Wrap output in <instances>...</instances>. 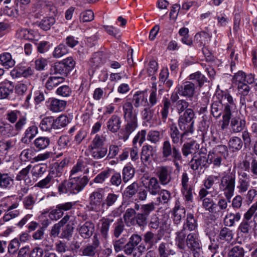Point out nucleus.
Here are the masks:
<instances>
[{
	"mask_svg": "<svg viewBox=\"0 0 257 257\" xmlns=\"http://www.w3.org/2000/svg\"><path fill=\"white\" fill-rule=\"evenodd\" d=\"M216 97L217 100L211 105V113L216 118L222 114L220 127L224 131L228 128L232 114L236 110V105L233 97L227 91H221Z\"/></svg>",
	"mask_w": 257,
	"mask_h": 257,
	"instance_id": "f257e3e1",
	"label": "nucleus"
},
{
	"mask_svg": "<svg viewBox=\"0 0 257 257\" xmlns=\"http://www.w3.org/2000/svg\"><path fill=\"white\" fill-rule=\"evenodd\" d=\"M105 138L102 135H96L88 146L89 155L94 160H100L104 158L108 152L107 148L104 147Z\"/></svg>",
	"mask_w": 257,
	"mask_h": 257,
	"instance_id": "f03ea898",
	"label": "nucleus"
},
{
	"mask_svg": "<svg viewBox=\"0 0 257 257\" xmlns=\"http://www.w3.org/2000/svg\"><path fill=\"white\" fill-rule=\"evenodd\" d=\"M142 237L137 234H133L125 244L124 252L133 257H140L146 250V247L143 243H140Z\"/></svg>",
	"mask_w": 257,
	"mask_h": 257,
	"instance_id": "7ed1b4c3",
	"label": "nucleus"
},
{
	"mask_svg": "<svg viewBox=\"0 0 257 257\" xmlns=\"http://www.w3.org/2000/svg\"><path fill=\"white\" fill-rule=\"evenodd\" d=\"M104 191L102 188H97L89 196V203L86 205L87 210L97 213H104Z\"/></svg>",
	"mask_w": 257,
	"mask_h": 257,
	"instance_id": "20e7f679",
	"label": "nucleus"
},
{
	"mask_svg": "<svg viewBox=\"0 0 257 257\" xmlns=\"http://www.w3.org/2000/svg\"><path fill=\"white\" fill-rule=\"evenodd\" d=\"M228 155V150L224 145H218L208 153V164L212 165V168H218L223 164Z\"/></svg>",
	"mask_w": 257,
	"mask_h": 257,
	"instance_id": "39448f33",
	"label": "nucleus"
},
{
	"mask_svg": "<svg viewBox=\"0 0 257 257\" xmlns=\"http://www.w3.org/2000/svg\"><path fill=\"white\" fill-rule=\"evenodd\" d=\"M219 182V189L224 192V196L230 202L231 198L234 194L235 185V174L224 173L220 178Z\"/></svg>",
	"mask_w": 257,
	"mask_h": 257,
	"instance_id": "423d86ee",
	"label": "nucleus"
},
{
	"mask_svg": "<svg viewBox=\"0 0 257 257\" xmlns=\"http://www.w3.org/2000/svg\"><path fill=\"white\" fill-rule=\"evenodd\" d=\"M27 123V118L21 116L14 126L8 123H3L0 124V136L3 137H14L22 130Z\"/></svg>",
	"mask_w": 257,
	"mask_h": 257,
	"instance_id": "0eeeda50",
	"label": "nucleus"
},
{
	"mask_svg": "<svg viewBox=\"0 0 257 257\" xmlns=\"http://www.w3.org/2000/svg\"><path fill=\"white\" fill-rule=\"evenodd\" d=\"M161 151L163 158L168 160L171 156L176 169L179 170L181 167L177 161H181L182 156L179 149L176 146L172 147L170 142L166 140L163 143Z\"/></svg>",
	"mask_w": 257,
	"mask_h": 257,
	"instance_id": "6e6552de",
	"label": "nucleus"
},
{
	"mask_svg": "<svg viewBox=\"0 0 257 257\" xmlns=\"http://www.w3.org/2000/svg\"><path fill=\"white\" fill-rule=\"evenodd\" d=\"M189 178L186 172L183 173L181 178V192L185 203L190 204L193 201V195L194 192V187L189 182Z\"/></svg>",
	"mask_w": 257,
	"mask_h": 257,
	"instance_id": "1a4fd4ad",
	"label": "nucleus"
},
{
	"mask_svg": "<svg viewBox=\"0 0 257 257\" xmlns=\"http://www.w3.org/2000/svg\"><path fill=\"white\" fill-rule=\"evenodd\" d=\"M189 249L193 253L194 257H199L201 250V242L198 238V234L195 232L189 233L186 239V243Z\"/></svg>",
	"mask_w": 257,
	"mask_h": 257,
	"instance_id": "9d476101",
	"label": "nucleus"
},
{
	"mask_svg": "<svg viewBox=\"0 0 257 257\" xmlns=\"http://www.w3.org/2000/svg\"><path fill=\"white\" fill-rule=\"evenodd\" d=\"M72 194H77L81 191L89 181L87 176H83L82 177H69Z\"/></svg>",
	"mask_w": 257,
	"mask_h": 257,
	"instance_id": "9b49d317",
	"label": "nucleus"
},
{
	"mask_svg": "<svg viewBox=\"0 0 257 257\" xmlns=\"http://www.w3.org/2000/svg\"><path fill=\"white\" fill-rule=\"evenodd\" d=\"M195 84L192 82L186 81L182 85H177L179 95L181 96L191 99L195 95Z\"/></svg>",
	"mask_w": 257,
	"mask_h": 257,
	"instance_id": "f8f14e48",
	"label": "nucleus"
},
{
	"mask_svg": "<svg viewBox=\"0 0 257 257\" xmlns=\"http://www.w3.org/2000/svg\"><path fill=\"white\" fill-rule=\"evenodd\" d=\"M124 120H138V110L131 101H125L122 104Z\"/></svg>",
	"mask_w": 257,
	"mask_h": 257,
	"instance_id": "ddd939ff",
	"label": "nucleus"
},
{
	"mask_svg": "<svg viewBox=\"0 0 257 257\" xmlns=\"http://www.w3.org/2000/svg\"><path fill=\"white\" fill-rule=\"evenodd\" d=\"M99 245L100 241L98 236L97 234H95L92 238V243L87 244L82 248L80 251L84 256L93 257L95 255L96 249Z\"/></svg>",
	"mask_w": 257,
	"mask_h": 257,
	"instance_id": "4468645a",
	"label": "nucleus"
},
{
	"mask_svg": "<svg viewBox=\"0 0 257 257\" xmlns=\"http://www.w3.org/2000/svg\"><path fill=\"white\" fill-rule=\"evenodd\" d=\"M34 72V70L30 66L19 65L11 71V73L14 78H28L32 76Z\"/></svg>",
	"mask_w": 257,
	"mask_h": 257,
	"instance_id": "2eb2a0df",
	"label": "nucleus"
},
{
	"mask_svg": "<svg viewBox=\"0 0 257 257\" xmlns=\"http://www.w3.org/2000/svg\"><path fill=\"white\" fill-rule=\"evenodd\" d=\"M172 170L169 166H160L157 169V175L162 185L168 184L171 181Z\"/></svg>",
	"mask_w": 257,
	"mask_h": 257,
	"instance_id": "dca6fc26",
	"label": "nucleus"
},
{
	"mask_svg": "<svg viewBox=\"0 0 257 257\" xmlns=\"http://www.w3.org/2000/svg\"><path fill=\"white\" fill-rule=\"evenodd\" d=\"M169 136L172 143L176 146H180L184 142L183 138L187 136L185 133H180L175 124L170 126Z\"/></svg>",
	"mask_w": 257,
	"mask_h": 257,
	"instance_id": "f3484780",
	"label": "nucleus"
},
{
	"mask_svg": "<svg viewBox=\"0 0 257 257\" xmlns=\"http://www.w3.org/2000/svg\"><path fill=\"white\" fill-rule=\"evenodd\" d=\"M80 236L85 239L90 237L94 231V224L90 221L80 223L77 229Z\"/></svg>",
	"mask_w": 257,
	"mask_h": 257,
	"instance_id": "a211bd4d",
	"label": "nucleus"
},
{
	"mask_svg": "<svg viewBox=\"0 0 257 257\" xmlns=\"http://www.w3.org/2000/svg\"><path fill=\"white\" fill-rule=\"evenodd\" d=\"M208 162V160L206 156L195 155L191 159L189 165L192 170H197L199 168L201 169L203 168H207Z\"/></svg>",
	"mask_w": 257,
	"mask_h": 257,
	"instance_id": "6ab92c4d",
	"label": "nucleus"
},
{
	"mask_svg": "<svg viewBox=\"0 0 257 257\" xmlns=\"http://www.w3.org/2000/svg\"><path fill=\"white\" fill-rule=\"evenodd\" d=\"M173 220L175 224L180 223L182 218L186 216V209L181 205L180 202L177 200L175 202V207L173 210Z\"/></svg>",
	"mask_w": 257,
	"mask_h": 257,
	"instance_id": "aec40b11",
	"label": "nucleus"
},
{
	"mask_svg": "<svg viewBox=\"0 0 257 257\" xmlns=\"http://www.w3.org/2000/svg\"><path fill=\"white\" fill-rule=\"evenodd\" d=\"M121 120L120 116L116 114H113L108 119L106 122L107 129L111 133L117 132L120 128Z\"/></svg>",
	"mask_w": 257,
	"mask_h": 257,
	"instance_id": "412c9836",
	"label": "nucleus"
},
{
	"mask_svg": "<svg viewBox=\"0 0 257 257\" xmlns=\"http://www.w3.org/2000/svg\"><path fill=\"white\" fill-rule=\"evenodd\" d=\"M230 128L233 133H238L243 130L246 125L244 118L234 117L230 119Z\"/></svg>",
	"mask_w": 257,
	"mask_h": 257,
	"instance_id": "4be33fe9",
	"label": "nucleus"
},
{
	"mask_svg": "<svg viewBox=\"0 0 257 257\" xmlns=\"http://www.w3.org/2000/svg\"><path fill=\"white\" fill-rule=\"evenodd\" d=\"M126 124L124 126L123 135L121 138L124 141H126L130 135L134 132L138 126V120H124Z\"/></svg>",
	"mask_w": 257,
	"mask_h": 257,
	"instance_id": "5701e85b",
	"label": "nucleus"
},
{
	"mask_svg": "<svg viewBox=\"0 0 257 257\" xmlns=\"http://www.w3.org/2000/svg\"><path fill=\"white\" fill-rule=\"evenodd\" d=\"M133 102L135 108L146 106L148 104L147 96L143 91H137L133 95Z\"/></svg>",
	"mask_w": 257,
	"mask_h": 257,
	"instance_id": "b1692460",
	"label": "nucleus"
},
{
	"mask_svg": "<svg viewBox=\"0 0 257 257\" xmlns=\"http://www.w3.org/2000/svg\"><path fill=\"white\" fill-rule=\"evenodd\" d=\"M145 188L152 195L158 194L161 189L159 181L156 177H152L149 179L145 184Z\"/></svg>",
	"mask_w": 257,
	"mask_h": 257,
	"instance_id": "393cba45",
	"label": "nucleus"
},
{
	"mask_svg": "<svg viewBox=\"0 0 257 257\" xmlns=\"http://www.w3.org/2000/svg\"><path fill=\"white\" fill-rule=\"evenodd\" d=\"M32 168V165H29L26 168L22 169L17 174L16 180L18 181L23 180L26 185H32V180L29 176V173Z\"/></svg>",
	"mask_w": 257,
	"mask_h": 257,
	"instance_id": "a878e982",
	"label": "nucleus"
},
{
	"mask_svg": "<svg viewBox=\"0 0 257 257\" xmlns=\"http://www.w3.org/2000/svg\"><path fill=\"white\" fill-rule=\"evenodd\" d=\"M67 102L65 100L53 98L50 100L49 109L54 112H59L64 110L66 107Z\"/></svg>",
	"mask_w": 257,
	"mask_h": 257,
	"instance_id": "bb28decb",
	"label": "nucleus"
},
{
	"mask_svg": "<svg viewBox=\"0 0 257 257\" xmlns=\"http://www.w3.org/2000/svg\"><path fill=\"white\" fill-rule=\"evenodd\" d=\"M161 239V236L158 234H154L151 231L146 232L144 235V241L146 244L148 245V248H151Z\"/></svg>",
	"mask_w": 257,
	"mask_h": 257,
	"instance_id": "cd10ccee",
	"label": "nucleus"
},
{
	"mask_svg": "<svg viewBox=\"0 0 257 257\" xmlns=\"http://www.w3.org/2000/svg\"><path fill=\"white\" fill-rule=\"evenodd\" d=\"M194 120H184L178 118V123L179 128L183 133L187 135L188 134H192L194 132Z\"/></svg>",
	"mask_w": 257,
	"mask_h": 257,
	"instance_id": "c85d7f7f",
	"label": "nucleus"
},
{
	"mask_svg": "<svg viewBox=\"0 0 257 257\" xmlns=\"http://www.w3.org/2000/svg\"><path fill=\"white\" fill-rule=\"evenodd\" d=\"M194 120H184L178 118V123L179 128L183 133L187 135L188 134H192L194 132Z\"/></svg>",
	"mask_w": 257,
	"mask_h": 257,
	"instance_id": "c756f323",
	"label": "nucleus"
},
{
	"mask_svg": "<svg viewBox=\"0 0 257 257\" xmlns=\"http://www.w3.org/2000/svg\"><path fill=\"white\" fill-rule=\"evenodd\" d=\"M0 65L6 69H9L15 66V61L10 53L4 52L0 54Z\"/></svg>",
	"mask_w": 257,
	"mask_h": 257,
	"instance_id": "7c9ffc66",
	"label": "nucleus"
},
{
	"mask_svg": "<svg viewBox=\"0 0 257 257\" xmlns=\"http://www.w3.org/2000/svg\"><path fill=\"white\" fill-rule=\"evenodd\" d=\"M13 86L10 81H4L0 83V99L7 98L13 92Z\"/></svg>",
	"mask_w": 257,
	"mask_h": 257,
	"instance_id": "2f4dec72",
	"label": "nucleus"
},
{
	"mask_svg": "<svg viewBox=\"0 0 257 257\" xmlns=\"http://www.w3.org/2000/svg\"><path fill=\"white\" fill-rule=\"evenodd\" d=\"M159 257H169V255H175L176 252L170 248L167 242H161L157 249Z\"/></svg>",
	"mask_w": 257,
	"mask_h": 257,
	"instance_id": "473e14b6",
	"label": "nucleus"
},
{
	"mask_svg": "<svg viewBox=\"0 0 257 257\" xmlns=\"http://www.w3.org/2000/svg\"><path fill=\"white\" fill-rule=\"evenodd\" d=\"M13 178L8 173H0V188L5 189H10L14 185Z\"/></svg>",
	"mask_w": 257,
	"mask_h": 257,
	"instance_id": "72a5a7b5",
	"label": "nucleus"
},
{
	"mask_svg": "<svg viewBox=\"0 0 257 257\" xmlns=\"http://www.w3.org/2000/svg\"><path fill=\"white\" fill-rule=\"evenodd\" d=\"M198 226L197 220L192 213H188L183 228L190 231L195 230Z\"/></svg>",
	"mask_w": 257,
	"mask_h": 257,
	"instance_id": "f704fd0d",
	"label": "nucleus"
},
{
	"mask_svg": "<svg viewBox=\"0 0 257 257\" xmlns=\"http://www.w3.org/2000/svg\"><path fill=\"white\" fill-rule=\"evenodd\" d=\"M160 107H161L160 110L161 119L165 122L169 114V109L171 108L170 100L167 98H164L161 104H160Z\"/></svg>",
	"mask_w": 257,
	"mask_h": 257,
	"instance_id": "c9c22d12",
	"label": "nucleus"
},
{
	"mask_svg": "<svg viewBox=\"0 0 257 257\" xmlns=\"http://www.w3.org/2000/svg\"><path fill=\"white\" fill-rule=\"evenodd\" d=\"M112 222V219L107 218H103L100 220L99 230L101 236L104 239L108 237L110 225Z\"/></svg>",
	"mask_w": 257,
	"mask_h": 257,
	"instance_id": "e433bc0d",
	"label": "nucleus"
},
{
	"mask_svg": "<svg viewBox=\"0 0 257 257\" xmlns=\"http://www.w3.org/2000/svg\"><path fill=\"white\" fill-rule=\"evenodd\" d=\"M153 147L149 145H144L142 149L141 153V159L144 164L148 163L151 157L154 155Z\"/></svg>",
	"mask_w": 257,
	"mask_h": 257,
	"instance_id": "4c0bfd02",
	"label": "nucleus"
},
{
	"mask_svg": "<svg viewBox=\"0 0 257 257\" xmlns=\"http://www.w3.org/2000/svg\"><path fill=\"white\" fill-rule=\"evenodd\" d=\"M50 140L47 137H39L36 138L34 142V148L37 151H41L46 149L50 145Z\"/></svg>",
	"mask_w": 257,
	"mask_h": 257,
	"instance_id": "58836bf2",
	"label": "nucleus"
},
{
	"mask_svg": "<svg viewBox=\"0 0 257 257\" xmlns=\"http://www.w3.org/2000/svg\"><path fill=\"white\" fill-rule=\"evenodd\" d=\"M37 194L31 193L25 197L23 200V205L26 209L32 210L37 202Z\"/></svg>",
	"mask_w": 257,
	"mask_h": 257,
	"instance_id": "ea45409f",
	"label": "nucleus"
},
{
	"mask_svg": "<svg viewBox=\"0 0 257 257\" xmlns=\"http://www.w3.org/2000/svg\"><path fill=\"white\" fill-rule=\"evenodd\" d=\"M240 218L241 214L239 212L227 213L224 219V225L226 226L232 227L234 226L235 222H238Z\"/></svg>",
	"mask_w": 257,
	"mask_h": 257,
	"instance_id": "a19ab883",
	"label": "nucleus"
},
{
	"mask_svg": "<svg viewBox=\"0 0 257 257\" xmlns=\"http://www.w3.org/2000/svg\"><path fill=\"white\" fill-rule=\"evenodd\" d=\"M16 140H3L0 141V153L6 155L9 151L15 147Z\"/></svg>",
	"mask_w": 257,
	"mask_h": 257,
	"instance_id": "79ce46f5",
	"label": "nucleus"
},
{
	"mask_svg": "<svg viewBox=\"0 0 257 257\" xmlns=\"http://www.w3.org/2000/svg\"><path fill=\"white\" fill-rule=\"evenodd\" d=\"M38 130L37 126L32 125L28 127L25 131L24 137L22 138V141L27 143L32 140L38 134Z\"/></svg>",
	"mask_w": 257,
	"mask_h": 257,
	"instance_id": "37998d69",
	"label": "nucleus"
},
{
	"mask_svg": "<svg viewBox=\"0 0 257 257\" xmlns=\"http://www.w3.org/2000/svg\"><path fill=\"white\" fill-rule=\"evenodd\" d=\"M39 126L42 131L50 132L54 129V117L48 116L44 117L41 121Z\"/></svg>",
	"mask_w": 257,
	"mask_h": 257,
	"instance_id": "c03bdc74",
	"label": "nucleus"
},
{
	"mask_svg": "<svg viewBox=\"0 0 257 257\" xmlns=\"http://www.w3.org/2000/svg\"><path fill=\"white\" fill-rule=\"evenodd\" d=\"M64 80L63 76H50L45 83V87L48 90H52Z\"/></svg>",
	"mask_w": 257,
	"mask_h": 257,
	"instance_id": "a18cd8bd",
	"label": "nucleus"
},
{
	"mask_svg": "<svg viewBox=\"0 0 257 257\" xmlns=\"http://www.w3.org/2000/svg\"><path fill=\"white\" fill-rule=\"evenodd\" d=\"M148 218L141 212L137 213L131 221V225H138L140 227H144L147 224Z\"/></svg>",
	"mask_w": 257,
	"mask_h": 257,
	"instance_id": "49530a36",
	"label": "nucleus"
},
{
	"mask_svg": "<svg viewBox=\"0 0 257 257\" xmlns=\"http://www.w3.org/2000/svg\"><path fill=\"white\" fill-rule=\"evenodd\" d=\"M119 196L114 193H109L106 197L104 198V212L105 209H107L113 206L118 200Z\"/></svg>",
	"mask_w": 257,
	"mask_h": 257,
	"instance_id": "de8ad7c7",
	"label": "nucleus"
},
{
	"mask_svg": "<svg viewBox=\"0 0 257 257\" xmlns=\"http://www.w3.org/2000/svg\"><path fill=\"white\" fill-rule=\"evenodd\" d=\"M210 36L207 33L202 31L197 33L194 37L195 42L200 47L204 46L206 42L208 41Z\"/></svg>",
	"mask_w": 257,
	"mask_h": 257,
	"instance_id": "09e8293b",
	"label": "nucleus"
},
{
	"mask_svg": "<svg viewBox=\"0 0 257 257\" xmlns=\"http://www.w3.org/2000/svg\"><path fill=\"white\" fill-rule=\"evenodd\" d=\"M189 77V80L195 83V87H201L206 81L205 76L198 71L190 74Z\"/></svg>",
	"mask_w": 257,
	"mask_h": 257,
	"instance_id": "8fccbe9b",
	"label": "nucleus"
},
{
	"mask_svg": "<svg viewBox=\"0 0 257 257\" xmlns=\"http://www.w3.org/2000/svg\"><path fill=\"white\" fill-rule=\"evenodd\" d=\"M186 230L183 228L179 231L176 232V242L177 246L181 249H184L186 243Z\"/></svg>",
	"mask_w": 257,
	"mask_h": 257,
	"instance_id": "3c124183",
	"label": "nucleus"
},
{
	"mask_svg": "<svg viewBox=\"0 0 257 257\" xmlns=\"http://www.w3.org/2000/svg\"><path fill=\"white\" fill-rule=\"evenodd\" d=\"M70 122L67 115L61 114L56 119L54 118V130H58L66 126Z\"/></svg>",
	"mask_w": 257,
	"mask_h": 257,
	"instance_id": "603ef678",
	"label": "nucleus"
},
{
	"mask_svg": "<svg viewBox=\"0 0 257 257\" xmlns=\"http://www.w3.org/2000/svg\"><path fill=\"white\" fill-rule=\"evenodd\" d=\"M56 22L53 17H45L39 23V26L44 31H48Z\"/></svg>",
	"mask_w": 257,
	"mask_h": 257,
	"instance_id": "864d4df0",
	"label": "nucleus"
},
{
	"mask_svg": "<svg viewBox=\"0 0 257 257\" xmlns=\"http://www.w3.org/2000/svg\"><path fill=\"white\" fill-rule=\"evenodd\" d=\"M218 237L219 239L229 242L233 239V233L231 229L224 227L220 230Z\"/></svg>",
	"mask_w": 257,
	"mask_h": 257,
	"instance_id": "5fc2aeb1",
	"label": "nucleus"
},
{
	"mask_svg": "<svg viewBox=\"0 0 257 257\" xmlns=\"http://www.w3.org/2000/svg\"><path fill=\"white\" fill-rule=\"evenodd\" d=\"M202 207L209 212L214 213L216 212V203L210 198H206L202 201Z\"/></svg>",
	"mask_w": 257,
	"mask_h": 257,
	"instance_id": "6e6d98bb",
	"label": "nucleus"
},
{
	"mask_svg": "<svg viewBox=\"0 0 257 257\" xmlns=\"http://www.w3.org/2000/svg\"><path fill=\"white\" fill-rule=\"evenodd\" d=\"M159 196L157 198L155 204H165L168 202L171 198V193L167 190L163 189L159 191Z\"/></svg>",
	"mask_w": 257,
	"mask_h": 257,
	"instance_id": "4d7b16f0",
	"label": "nucleus"
},
{
	"mask_svg": "<svg viewBox=\"0 0 257 257\" xmlns=\"http://www.w3.org/2000/svg\"><path fill=\"white\" fill-rule=\"evenodd\" d=\"M197 146H198L197 144L194 141L184 144L181 149L183 155L184 157H187L189 155L193 153V151H195L194 147L197 149Z\"/></svg>",
	"mask_w": 257,
	"mask_h": 257,
	"instance_id": "13d9d810",
	"label": "nucleus"
},
{
	"mask_svg": "<svg viewBox=\"0 0 257 257\" xmlns=\"http://www.w3.org/2000/svg\"><path fill=\"white\" fill-rule=\"evenodd\" d=\"M243 143L241 139L237 137H231L228 142V147L232 151H239L242 147Z\"/></svg>",
	"mask_w": 257,
	"mask_h": 257,
	"instance_id": "bf43d9fd",
	"label": "nucleus"
},
{
	"mask_svg": "<svg viewBox=\"0 0 257 257\" xmlns=\"http://www.w3.org/2000/svg\"><path fill=\"white\" fill-rule=\"evenodd\" d=\"M228 199L221 197L219 198L216 203V212H215V215H219L220 214H222L223 212L226 210L228 207Z\"/></svg>",
	"mask_w": 257,
	"mask_h": 257,
	"instance_id": "052dcab7",
	"label": "nucleus"
},
{
	"mask_svg": "<svg viewBox=\"0 0 257 257\" xmlns=\"http://www.w3.org/2000/svg\"><path fill=\"white\" fill-rule=\"evenodd\" d=\"M59 208V206L57 205L55 208L48 209L45 211L44 213H48V216L51 220H57L61 218L64 214Z\"/></svg>",
	"mask_w": 257,
	"mask_h": 257,
	"instance_id": "680f3d73",
	"label": "nucleus"
},
{
	"mask_svg": "<svg viewBox=\"0 0 257 257\" xmlns=\"http://www.w3.org/2000/svg\"><path fill=\"white\" fill-rule=\"evenodd\" d=\"M53 175L49 173L44 179L36 184L35 186L42 189L49 188L53 184Z\"/></svg>",
	"mask_w": 257,
	"mask_h": 257,
	"instance_id": "e2e57ef3",
	"label": "nucleus"
},
{
	"mask_svg": "<svg viewBox=\"0 0 257 257\" xmlns=\"http://www.w3.org/2000/svg\"><path fill=\"white\" fill-rule=\"evenodd\" d=\"M113 170L108 169L105 170L98 174L94 179L93 181L96 183H103L112 174Z\"/></svg>",
	"mask_w": 257,
	"mask_h": 257,
	"instance_id": "0e129e2a",
	"label": "nucleus"
},
{
	"mask_svg": "<svg viewBox=\"0 0 257 257\" xmlns=\"http://www.w3.org/2000/svg\"><path fill=\"white\" fill-rule=\"evenodd\" d=\"M122 174V181L126 183L134 176L135 170L131 166H126L123 168Z\"/></svg>",
	"mask_w": 257,
	"mask_h": 257,
	"instance_id": "69168bd1",
	"label": "nucleus"
},
{
	"mask_svg": "<svg viewBox=\"0 0 257 257\" xmlns=\"http://www.w3.org/2000/svg\"><path fill=\"white\" fill-rule=\"evenodd\" d=\"M58 191L60 194H72L69 179L62 181L58 186Z\"/></svg>",
	"mask_w": 257,
	"mask_h": 257,
	"instance_id": "338daca9",
	"label": "nucleus"
},
{
	"mask_svg": "<svg viewBox=\"0 0 257 257\" xmlns=\"http://www.w3.org/2000/svg\"><path fill=\"white\" fill-rule=\"evenodd\" d=\"M84 167V163L81 160H78L77 164L73 166L71 170L70 177H81L80 176H77V175L82 173Z\"/></svg>",
	"mask_w": 257,
	"mask_h": 257,
	"instance_id": "774afa93",
	"label": "nucleus"
}]
</instances>
